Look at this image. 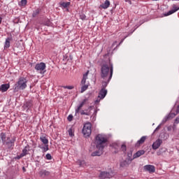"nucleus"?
Instances as JSON below:
<instances>
[{
    "mask_svg": "<svg viewBox=\"0 0 179 179\" xmlns=\"http://www.w3.org/2000/svg\"><path fill=\"white\" fill-rule=\"evenodd\" d=\"M113 72L114 67L113 66V64H104L101 66V78L102 79H108V80H111Z\"/></svg>",
    "mask_w": 179,
    "mask_h": 179,
    "instance_id": "1",
    "label": "nucleus"
},
{
    "mask_svg": "<svg viewBox=\"0 0 179 179\" xmlns=\"http://www.w3.org/2000/svg\"><path fill=\"white\" fill-rule=\"evenodd\" d=\"M107 142H108V139H107V137L103 134H98L95 137L96 148H98L100 152H103V149H104V147L107 145Z\"/></svg>",
    "mask_w": 179,
    "mask_h": 179,
    "instance_id": "2",
    "label": "nucleus"
},
{
    "mask_svg": "<svg viewBox=\"0 0 179 179\" xmlns=\"http://www.w3.org/2000/svg\"><path fill=\"white\" fill-rule=\"evenodd\" d=\"M27 79L24 77H20L17 82L14 85V92H19V90H24L27 87Z\"/></svg>",
    "mask_w": 179,
    "mask_h": 179,
    "instance_id": "3",
    "label": "nucleus"
},
{
    "mask_svg": "<svg viewBox=\"0 0 179 179\" xmlns=\"http://www.w3.org/2000/svg\"><path fill=\"white\" fill-rule=\"evenodd\" d=\"M82 132L85 138L90 136V135H92V123H85L83 126Z\"/></svg>",
    "mask_w": 179,
    "mask_h": 179,
    "instance_id": "4",
    "label": "nucleus"
},
{
    "mask_svg": "<svg viewBox=\"0 0 179 179\" xmlns=\"http://www.w3.org/2000/svg\"><path fill=\"white\" fill-rule=\"evenodd\" d=\"M45 63L41 62L39 64H36L35 66V69L38 73H41V75L45 73Z\"/></svg>",
    "mask_w": 179,
    "mask_h": 179,
    "instance_id": "5",
    "label": "nucleus"
},
{
    "mask_svg": "<svg viewBox=\"0 0 179 179\" xmlns=\"http://www.w3.org/2000/svg\"><path fill=\"white\" fill-rule=\"evenodd\" d=\"M113 177H114V173L113 172H101L99 178L100 179H110L113 178Z\"/></svg>",
    "mask_w": 179,
    "mask_h": 179,
    "instance_id": "6",
    "label": "nucleus"
},
{
    "mask_svg": "<svg viewBox=\"0 0 179 179\" xmlns=\"http://www.w3.org/2000/svg\"><path fill=\"white\" fill-rule=\"evenodd\" d=\"M132 160H134V159H129V158H127L124 160H122L120 162V167H128V166H129V164H131Z\"/></svg>",
    "mask_w": 179,
    "mask_h": 179,
    "instance_id": "7",
    "label": "nucleus"
},
{
    "mask_svg": "<svg viewBox=\"0 0 179 179\" xmlns=\"http://www.w3.org/2000/svg\"><path fill=\"white\" fill-rule=\"evenodd\" d=\"M162 143H163V140L158 138L155 142L152 143V148L154 150H157L160 148Z\"/></svg>",
    "mask_w": 179,
    "mask_h": 179,
    "instance_id": "8",
    "label": "nucleus"
},
{
    "mask_svg": "<svg viewBox=\"0 0 179 179\" xmlns=\"http://www.w3.org/2000/svg\"><path fill=\"white\" fill-rule=\"evenodd\" d=\"M38 175L41 178H45V177H48V176H50V171L44 169H41L38 172Z\"/></svg>",
    "mask_w": 179,
    "mask_h": 179,
    "instance_id": "9",
    "label": "nucleus"
},
{
    "mask_svg": "<svg viewBox=\"0 0 179 179\" xmlns=\"http://www.w3.org/2000/svg\"><path fill=\"white\" fill-rule=\"evenodd\" d=\"M177 10H179V7H177L176 4H173L172 6V9L170 10L166 14H165V16H170V15H173V13H176Z\"/></svg>",
    "mask_w": 179,
    "mask_h": 179,
    "instance_id": "10",
    "label": "nucleus"
},
{
    "mask_svg": "<svg viewBox=\"0 0 179 179\" xmlns=\"http://www.w3.org/2000/svg\"><path fill=\"white\" fill-rule=\"evenodd\" d=\"M106 96H107V90L102 88L99 93L98 99H103Z\"/></svg>",
    "mask_w": 179,
    "mask_h": 179,
    "instance_id": "11",
    "label": "nucleus"
},
{
    "mask_svg": "<svg viewBox=\"0 0 179 179\" xmlns=\"http://www.w3.org/2000/svg\"><path fill=\"white\" fill-rule=\"evenodd\" d=\"M144 170H145V171H149L150 173H155V171H156L155 166L153 165L144 166Z\"/></svg>",
    "mask_w": 179,
    "mask_h": 179,
    "instance_id": "12",
    "label": "nucleus"
},
{
    "mask_svg": "<svg viewBox=\"0 0 179 179\" xmlns=\"http://www.w3.org/2000/svg\"><path fill=\"white\" fill-rule=\"evenodd\" d=\"M86 101H87V99H85L83 100V101L80 103V105L76 109V114L79 113V112L82 109V107H83V106H85V104L86 103Z\"/></svg>",
    "mask_w": 179,
    "mask_h": 179,
    "instance_id": "13",
    "label": "nucleus"
},
{
    "mask_svg": "<svg viewBox=\"0 0 179 179\" xmlns=\"http://www.w3.org/2000/svg\"><path fill=\"white\" fill-rule=\"evenodd\" d=\"M0 138L2 141V143H3V145H5V143H6V139L7 141H10V138L9 137H6V134L2 132L0 134Z\"/></svg>",
    "mask_w": 179,
    "mask_h": 179,
    "instance_id": "14",
    "label": "nucleus"
},
{
    "mask_svg": "<svg viewBox=\"0 0 179 179\" xmlns=\"http://www.w3.org/2000/svg\"><path fill=\"white\" fill-rule=\"evenodd\" d=\"M9 141H6L5 144L6 145V148L9 150H12L13 149V146H15V143L10 140H8Z\"/></svg>",
    "mask_w": 179,
    "mask_h": 179,
    "instance_id": "15",
    "label": "nucleus"
},
{
    "mask_svg": "<svg viewBox=\"0 0 179 179\" xmlns=\"http://www.w3.org/2000/svg\"><path fill=\"white\" fill-rule=\"evenodd\" d=\"M9 87H10V85L9 84H3L0 86V91L3 93L5 92H7Z\"/></svg>",
    "mask_w": 179,
    "mask_h": 179,
    "instance_id": "16",
    "label": "nucleus"
},
{
    "mask_svg": "<svg viewBox=\"0 0 179 179\" xmlns=\"http://www.w3.org/2000/svg\"><path fill=\"white\" fill-rule=\"evenodd\" d=\"M143 155H145V150H139L133 155L132 159L134 160V159H137V157H141V156H142Z\"/></svg>",
    "mask_w": 179,
    "mask_h": 179,
    "instance_id": "17",
    "label": "nucleus"
},
{
    "mask_svg": "<svg viewBox=\"0 0 179 179\" xmlns=\"http://www.w3.org/2000/svg\"><path fill=\"white\" fill-rule=\"evenodd\" d=\"M110 6V1L106 0L105 2L100 5V8H102V9H107Z\"/></svg>",
    "mask_w": 179,
    "mask_h": 179,
    "instance_id": "18",
    "label": "nucleus"
},
{
    "mask_svg": "<svg viewBox=\"0 0 179 179\" xmlns=\"http://www.w3.org/2000/svg\"><path fill=\"white\" fill-rule=\"evenodd\" d=\"M33 107V103L31 101H28L24 103V108L30 110Z\"/></svg>",
    "mask_w": 179,
    "mask_h": 179,
    "instance_id": "19",
    "label": "nucleus"
},
{
    "mask_svg": "<svg viewBox=\"0 0 179 179\" xmlns=\"http://www.w3.org/2000/svg\"><path fill=\"white\" fill-rule=\"evenodd\" d=\"M41 141L43 143V145H48V139L45 137V136L42 135L40 137Z\"/></svg>",
    "mask_w": 179,
    "mask_h": 179,
    "instance_id": "20",
    "label": "nucleus"
},
{
    "mask_svg": "<svg viewBox=\"0 0 179 179\" xmlns=\"http://www.w3.org/2000/svg\"><path fill=\"white\" fill-rule=\"evenodd\" d=\"M104 81L102 82V89H106L108 85V83H110V80H108V79H103Z\"/></svg>",
    "mask_w": 179,
    "mask_h": 179,
    "instance_id": "21",
    "label": "nucleus"
},
{
    "mask_svg": "<svg viewBox=\"0 0 179 179\" xmlns=\"http://www.w3.org/2000/svg\"><path fill=\"white\" fill-rule=\"evenodd\" d=\"M27 152H29L28 147L26 146L23 150H22V153L20 154V157H24L26 155H27Z\"/></svg>",
    "mask_w": 179,
    "mask_h": 179,
    "instance_id": "22",
    "label": "nucleus"
},
{
    "mask_svg": "<svg viewBox=\"0 0 179 179\" xmlns=\"http://www.w3.org/2000/svg\"><path fill=\"white\" fill-rule=\"evenodd\" d=\"M59 5L60 6H62V8H64L65 9L66 8H68V6L71 5V2H60Z\"/></svg>",
    "mask_w": 179,
    "mask_h": 179,
    "instance_id": "23",
    "label": "nucleus"
},
{
    "mask_svg": "<svg viewBox=\"0 0 179 179\" xmlns=\"http://www.w3.org/2000/svg\"><path fill=\"white\" fill-rule=\"evenodd\" d=\"M10 47V38H7L6 39L4 48H9Z\"/></svg>",
    "mask_w": 179,
    "mask_h": 179,
    "instance_id": "24",
    "label": "nucleus"
},
{
    "mask_svg": "<svg viewBox=\"0 0 179 179\" xmlns=\"http://www.w3.org/2000/svg\"><path fill=\"white\" fill-rule=\"evenodd\" d=\"M146 141V136H142L138 141L136 145H142Z\"/></svg>",
    "mask_w": 179,
    "mask_h": 179,
    "instance_id": "25",
    "label": "nucleus"
},
{
    "mask_svg": "<svg viewBox=\"0 0 179 179\" xmlns=\"http://www.w3.org/2000/svg\"><path fill=\"white\" fill-rule=\"evenodd\" d=\"M78 164H79V166L80 167H86L87 164H86V162H85V160H80L79 159L78 162H77Z\"/></svg>",
    "mask_w": 179,
    "mask_h": 179,
    "instance_id": "26",
    "label": "nucleus"
},
{
    "mask_svg": "<svg viewBox=\"0 0 179 179\" xmlns=\"http://www.w3.org/2000/svg\"><path fill=\"white\" fill-rule=\"evenodd\" d=\"M174 117H176L175 113H169L165 117V121H167V120H171V118H174Z\"/></svg>",
    "mask_w": 179,
    "mask_h": 179,
    "instance_id": "27",
    "label": "nucleus"
},
{
    "mask_svg": "<svg viewBox=\"0 0 179 179\" xmlns=\"http://www.w3.org/2000/svg\"><path fill=\"white\" fill-rule=\"evenodd\" d=\"M89 87L88 85L84 84L82 87H81V91L80 93H83L84 92H86V90H87V88Z\"/></svg>",
    "mask_w": 179,
    "mask_h": 179,
    "instance_id": "28",
    "label": "nucleus"
},
{
    "mask_svg": "<svg viewBox=\"0 0 179 179\" xmlns=\"http://www.w3.org/2000/svg\"><path fill=\"white\" fill-rule=\"evenodd\" d=\"M40 15V9L37 8L36 10L34 11L32 16L33 17H36V16H38Z\"/></svg>",
    "mask_w": 179,
    "mask_h": 179,
    "instance_id": "29",
    "label": "nucleus"
},
{
    "mask_svg": "<svg viewBox=\"0 0 179 179\" xmlns=\"http://www.w3.org/2000/svg\"><path fill=\"white\" fill-rule=\"evenodd\" d=\"M40 149H42L43 152H47L49 150L48 144L45 145V146H39Z\"/></svg>",
    "mask_w": 179,
    "mask_h": 179,
    "instance_id": "30",
    "label": "nucleus"
},
{
    "mask_svg": "<svg viewBox=\"0 0 179 179\" xmlns=\"http://www.w3.org/2000/svg\"><path fill=\"white\" fill-rule=\"evenodd\" d=\"M101 155V152H100V151H95V152L92 153V156H93V157L100 156Z\"/></svg>",
    "mask_w": 179,
    "mask_h": 179,
    "instance_id": "31",
    "label": "nucleus"
},
{
    "mask_svg": "<svg viewBox=\"0 0 179 179\" xmlns=\"http://www.w3.org/2000/svg\"><path fill=\"white\" fill-rule=\"evenodd\" d=\"M80 114L81 115H90V112L81 110Z\"/></svg>",
    "mask_w": 179,
    "mask_h": 179,
    "instance_id": "32",
    "label": "nucleus"
},
{
    "mask_svg": "<svg viewBox=\"0 0 179 179\" xmlns=\"http://www.w3.org/2000/svg\"><path fill=\"white\" fill-rule=\"evenodd\" d=\"M68 132L69 136H74L75 134H73V129L72 128L69 129Z\"/></svg>",
    "mask_w": 179,
    "mask_h": 179,
    "instance_id": "33",
    "label": "nucleus"
},
{
    "mask_svg": "<svg viewBox=\"0 0 179 179\" xmlns=\"http://www.w3.org/2000/svg\"><path fill=\"white\" fill-rule=\"evenodd\" d=\"M121 150L122 151L125 153L127 152V145H125L124 144H122L121 145Z\"/></svg>",
    "mask_w": 179,
    "mask_h": 179,
    "instance_id": "34",
    "label": "nucleus"
},
{
    "mask_svg": "<svg viewBox=\"0 0 179 179\" xmlns=\"http://www.w3.org/2000/svg\"><path fill=\"white\" fill-rule=\"evenodd\" d=\"M27 3V0H22L20 3V6H24Z\"/></svg>",
    "mask_w": 179,
    "mask_h": 179,
    "instance_id": "35",
    "label": "nucleus"
},
{
    "mask_svg": "<svg viewBox=\"0 0 179 179\" xmlns=\"http://www.w3.org/2000/svg\"><path fill=\"white\" fill-rule=\"evenodd\" d=\"M45 157H46L47 160H51V159H52V157L51 156V154H50V153L46 154Z\"/></svg>",
    "mask_w": 179,
    "mask_h": 179,
    "instance_id": "36",
    "label": "nucleus"
},
{
    "mask_svg": "<svg viewBox=\"0 0 179 179\" xmlns=\"http://www.w3.org/2000/svg\"><path fill=\"white\" fill-rule=\"evenodd\" d=\"M89 75V71H87L84 75H83V79H85V80H87V76Z\"/></svg>",
    "mask_w": 179,
    "mask_h": 179,
    "instance_id": "37",
    "label": "nucleus"
},
{
    "mask_svg": "<svg viewBox=\"0 0 179 179\" xmlns=\"http://www.w3.org/2000/svg\"><path fill=\"white\" fill-rule=\"evenodd\" d=\"M68 121L71 122L72 120H73V115H69L67 117Z\"/></svg>",
    "mask_w": 179,
    "mask_h": 179,
    "instance_id": "38",
    "label": "nucleus"
},
{
    "mask_svg": "<svg viewBox=\"0 0 179 179\" xmlns=\"http://www.w3.org/2000/svg\"><path fill=\"white\" fill-rule=\"evenodd\" d=\"M64 89H69V90H72L73 89V86H64Z\"/></svg>",
    "mask_w": 179,
    "mask_h": 179,
    "instance_id": "39",
    "label": "nucleus"
},
{
    "mask_svg": "<svg viewBox=\"0 0 179 179\" xmlns=\"http://www.w3.org/2000/svg\"><path fill=\"white\" fill-rule=\"evenodd\" d=\"M80 17L82 20H86V15L85 14H82L80 15Z\"/></svg>",
    "mask_w": 179,
    "mask_h": 179,
    "instance_id": "40",
    "label": "nucleus"
},
{
    "mask_svg": "<svg viewBox=\"0 0 179 179\" xmlns=\"http://www.w3.org/2000/svg\"><path fill=\"white\" fill-rule=\"evenodd\" d=\"M127 156H128L127 159H131V157H132V151H130L129 152H128Z\"/></svg>",
    "mask_w": 179,
    "mask_h": 179,
    "instance_id": "41",
    "label": "nucleus"
},
{
    "mask_svg": "<svg viewBox=\"0 0 179 179\" xmlns=\"http://www.w3.org/2000/svg\"><path fill=\"white\" fill-rule=\"evenodd\" d=\"M81 85H86V80L83 78L82 80H81Z\"/></svg>",
    "mask_w": 179,
    "mask_h": 179,
    "instance_id": "42",
    "label": "nucleus"
},
{
    "mask_svg": "<svg viewBox=\"0 0 179 179\" xmlns=\"http://www.w3.org/2000/svg\"><path fill=\"white\" fill-rule=\"evenodd\" d=\"M176 124H178L179 123V116L178 117H176V120H175Z\"/></svg>",
    "mask_w": 179,
    "mask_h": 179,
    "instance_id": "43",
    "label": "nucleus"
},
{
    "mask_svg": "<svg viewBox=\"0 0 179 179\" xmlns=\"http://www.w3.org/2000/svg\"><path fill=\"white\" fill-rule=\"evenodd\" d=\"M126 37H127V36H125L124 38H123V39L120 42L119 45H120V44H122V43H124V41L125 40V38H126Z\"/></svg>",
    "mask_w": 179,
    "mask_h": 179,
    "instance_id": "44",
    "label": "nucleus"
},
{
    "mask_svg": "<svg viewBox=\"0 0 179 179\" xmlns=\"http://www.w3.org/2000/svg\"><path fill=\"white\" fill-rule=\"evenodd\" d=\"M101 99L100 98H98L96 101H95V103H100V101Z\"/></svg>",
    "mask_w": 179,
    "mask_h": 179,
    "instance_id": "45",
    "label": "nucleus"
},
{
    "mask_svg": "<svg viewBox=\"0 0 179 179\" xmlns=\"http://www.w3.org/2000/svg\"><path fill=\"white\" fill-rule=\"evenodd\" d=\"M22 171H24V173H26V168L24 166L22 167Z\"/></svg>",
    "mask_w": 179,
    "mask_h": 179,
    "instance_id": "46",
    "label": "nucleus"
},
{
    "mask_svg": "<svg viewBox=\"0 0 179 179\" xmlns=\"http://www.w3.org/2000/svg\"><path fill=\"white\" fill-rule=\"evenodd\" d=\"M176 113H179V105L177 107Z\"/></svg>",
    "mask_w": 179,
    "mask_h": 179,
    "instance_id": "47",
    "label": "nucleus"
},
{
    "mask_svg": "<svg viewBox=\"0 0 179 179\" xmlns=\"http://www.w3.org/2000/svg\"><path fill=\"white\" fill-rule=\"evenodd\" d=\"M1 23H2V17H0V24H1Z\"/></svg>",
    "mask_w": 179,
    "mask_h": 179,
    "instance_id": "48",
    "label": "nucleus"
},
{
    "mask_svg": "<svg viewBox=\"0 0 179 179\" xmlns=\"http://www.w3.org/2000/svg\"><path fill=\"white\" fill-rule=\"evenodd\" d=\"M159 129V127L158 126L156 129L155 131H157Z\"/></svg>",
    "mask_w": 179,
    "mask_h": 179,
    "instance_id": "49",
    "label": "nucleus"
},
{
    "mask_svg": "<svg viewBox=\"0 0 179 179\" xmlns=\"http://www.w3.org/2000/svg\"><path fill=\"white\" fill-rule=\"evenodd\" d=\"M20 157H20H20H17V159H20Z\"/></svg>",
    "mask_w": 179,
    "mask_h": 179,
    "instance_id": "50",
    "label": "nucleus"
},
{
    "mask_svg": "<svg viewBox=\"0 0 179 179\" xmlns=\"http://www.w3.org/2000/svg\"><path fill=\"white\" fill-rule=\"evenodd\" d=\"M89 108H92V106H90Z\"/></svg>",
    "mask_w": 179,
    "mask_h": 179,
    "instance_id": "51",
    "label": "nucleus"
},
{
    "mask_svg": "<svg viewBox=\"0 0 179 179\" xmlns=\"http://www.w3.org/2000/svg\"><path fill=\"white\" fill-rule=\"evenodd\" d=\"M115 43H117V42H115L113 44H115Z\"/></svg>",
    "mask_w": 179,
    "mask_h": 179,
    "instance_id": "52",
    "label": "nucleus"
},
{
    "mask_svg": "<svg viewBox=\"0 0 179 179\" xmlns=\"http://www.w3.org/2000/svg\"><path fill=\"white\" fill-rule=\"evenodd\" d=\"M0 142H1V140H0Z\"/></svg>",
    "mask_w": 179,
    "mask_h": 179,
    "instance_id": "53",
    "label": "nucleus"
}]
</instances>
